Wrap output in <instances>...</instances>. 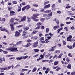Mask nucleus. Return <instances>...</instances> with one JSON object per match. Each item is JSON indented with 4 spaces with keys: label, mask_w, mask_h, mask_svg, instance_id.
<instances>
[{
    "label": "nucleus",
    "mask_w": 75,
    "mask_h": 75,
    "mask_svg": "<svg viewBox=\"0 0 75 75\" xmlns=\"http://www.w3.org/2000/svg\"><path fill=\"white\" fill-rule=\"evenodd\" d=\"M0 69L1 70V72H4V70L3 68H0Z\"/></svg>",
    "instance_id": "c03bdc74"
},
{
    "label": "nucleus",
    "mask_w": 75,
    "mask_h": 75,
    "mask_svg": "<svg viewBox=\"0 0 75 75\" xmlns=\"http://www.w3.org/2000/svg\"><path fill=\"white\" fill-rule=\"evenodd\" d=\"M8 9L9 10V11H11L12 9H13V8L12 7H11L10 6H9L8 7Z\"/></svg>",
    "instance_id": "2f4dec72"
},
{
    "label": "nucleus",
    "mask_w": 75,
    "mask_h": 75,
    "mask_svg": "<svg viewBox=\"0 0 75 75\" xmlns=\"http://www.w3.org/2000/svg\"><path fill=\"white\" fill-rule=\"evenodd\" d=\"M40 20L42 21V23H44V21L45 20V18H41L40 19Z\"/></svg>",
    "instance_id": "4be33fe9"
},
{
    "label": "nucleus",
    "mask_w": 75,
    "mask_h": 75,
    "mask_svg": "<svg viewBox=\"0 0 75 75\" xmlns=\"http://www.w3.org/2000/svg\"><path fill=\"white\" fill-rule=\"evenodd\" d=\"M5 30V28H1L0 29L1 31H4Z\"/></svg>",
    "instance_id": "8fccbe9b"
},
{
    "label": "nucleus",
    "mask_w": 75,
    "mask_h": 75,
    "mask_svg": "<svg viewBox=\"0 0 75 75\" xmlns=\"http://www.w3.org/2000/svg\"><path fill=\"white\" fill-rule=\"evenodd\" d=\"M41 57V58H40ZM40 58L42 59V58H44V56H43V55L42 54L40 55Z\"/></svg>",
    "instance_id": "5fc2aeb1"
},
{
    "label": "nucleus",
    "mask_w": 75,
    "mask_h": 75,
    "mask_svg": "<svg viewBox=\"0 0 75 75\" xmlns=\"http://www.w3.org/2000/svg\"><path fill=\"white\" fill-rule=\"evenodd\" d=\"M12 3L13 4H17V1H13L12 2Z\"/></svg>",
    "instance_id": "3c124183"
},
{
    "label": "nucleus",
    "mask_w": 75,
    "mask_h": 75,
    "mask_svg": "<svg viewBox=\"0 0 75 75\" xmlns=\"http://www.w3.org/2000/svg\"><path fill=\"white\" fill-rule=\"evenodd\" d=\"M49 2H50L49 1L45 2L44 4V5H45L46 4H48V3H49Z\"/></svg>",
    "instance_id": "864d4df0"
},
{
    "label": "nucleus",
    "mask_w": 75,
    "mask_h": 75,
    "mask_svg": "<svg viewBox=\"0 0 75 75\" xmlns=\"http://www.w3.org/2000/svg\"><path fill=\"white\" fill-rule=\"evenodd\" d=\"M48 61H49V60H42V62H48Z\"/></svg>",
    "instance_id": "f704fd0d"
},
{
    "label": "nucleus",
    "mask_w": 75,
    "mask_h": 75,
    "mask_svg": "<svg viewBox=\"0 0 75 75\" xmlns=\"http://www.w3.org/2000/svg\"><path fill=\"white\" fill-rule=\"evenodd\" d=\"M30 6L29 5H27L25 6V9L26 10H28L29 9V8H30Z\"/></svg>",
    "instance_id": "aec40b11"
},
{
    "label": "nucleus",
    "mask_w": 75,
    "mask_h": 75,
    "mask_svg": "<svg viewBox=\"0 0 75 75\" xmlns=\"http://www.w3.org/2000/svg\"><path fill=\"white\" fill-rule=\"evenodd\" d=\"M55 50L54 48V47H51L50 50H49V51H54Z\"/></svg>",
    "instance_id": "393cba45"
},
{
    "label": "nucleus",
    "mask_w": 75,
    "mask_h": 75,
    "mask_svg": "<svg viewBox=\"0 0 75 75\" xmlns=\"http://www.w3.org/2000/svg\"><path fill=\"white\" fill-rule=\"evenodd\" d=\"M67 40L68 41H70V42H72V41H73V39H67Z\"/></svg>",
    "instance_id": "72a5a7b5"
},
{
    "label": "nucleus",
    "mask_w": 75,
    "mask_h": 75,
    "mask_svg": "<svg viewBox=\"0 0 75 75\" xmlns=\"http://www.w3.org/2000/svg\"><path fill=\"white\" fill-rule=\"evenodd\" d=\"M36 70H37V68L35 67H34L33 69V70L32 71V72H35V71H36Z\"/></svg>",
    "instance_id": "a878e982"
},
{
    "label": "nucleus",
    "mask_w": 75,
    "mask_h": 75,
    "mask_svg": "<svg viewBox=\"0 0 75 75\" xmlns=\"http://www.w3.org/2000/svg\"><path fill=\"white\" fill-rule=\"evenodd\" d=\"M50 7V4H49L47 5H45L44 7V8L45 9V8H49V7Z\"/></svg>",
    "instance_id": "f8f14e48"
},
{
    "label": "nucleus",
    "mask_w": 75,
    "mask_h": 75,
    "mask_svg": "<svg viewBox=\"0 0 75 75\" xmlns=\"http://www.w3.org/2000/svg\"><path fill=\"white\" fill-rule=\"evenodd\" d=\"M20 33H19V32H18V31H16L15 32V37H18V36H20Z\"/></svg>",
    "instance_id": "1a4fd4ad"
},
{
    "label": "nucleus",
    "mask_w": 75,
    "mask_h": 75,
    "mask_svg": "<svg viewBox=\"0 0 75 75\" xmlns=\"http://www.w3.org/2000/svg\"><path fill=\"white\" fill-rule=\"evenodd\" d=\"M18 11H20L21 10V6H18Z\"/></svg>",
    "instance_id": "c85d7f7f"
},
{
    "label": "nucleus",
    "mask_w": 75,
    "mask_h": 75,
    "mask_svg": "<svg viewBox=\"0 0 75 75\" xmlns=\"http://www.w3.org/2000/svg\"><path fill=\"white\" fill-rule=\"evenodd\" d=\"M37 33V31L35 30H34L32 33V34H34Z\"/></svg>",
    "instance_id": "79ce46f5"
},
{
    "label": "nucleus",
    "mask_w": 75,
    "mask_h": 75,
    "mask_svg": "<svg viewBox=\"0 0 75 75\" xmlns=\"http://www.w3.org/2000/svg\"><path fill=\"white\" fill-rule=\"evenodd\" d=\"M57 13H58V14H61V11H57Z\"/></svg>",
    "instance_id": "4d7b16f0"
},
{
    "label": "nucleus",
    "mask_w": 75,
    "mask_h": 75,
    "mask_svg": "<svg viewBox=\"0 0 75 75\" xmlns=\"http://www.w3.org/2000/svg\"><path fill=\"white\" fill-rule=\"evenodd\" d=\"M22 43V41H19L18 42H17L16 43V45H20V44H21V43Z\"/></svg>",
    "instance_id": "473e14b6"
},
{
    "label": "nucleus",
    "mask_w": 75,
    "mask_h": 75,
    "mask_svg": "<svg viewBox=\"0 0 75 75\" xmlns=\"http://www.w3.org/2000/svg\"><path fill=\"white\" fill-rule=\"evenodd\" d=\"M43 16L44 17H45V18H46L47 19V18H48V17H47V14H44L43 15Z\"/></svg>",
    "instance_id": "a18cd8bd"
},
{
    "label": "nucleus",
    "mask_w": 75,
    "mask_h": 75,
    "mask_svg": "<svg viewBox=\"0 0 75 75\" xmlns=\"http://www.w3.org/2000/svg\"><path fill=\"white\" fill-rule=\"evenodd\" d=\"M3 44H4V45H7V43H6V42H2Z\"/></svg>",
    "instance_id": "774afa93"
},
{
    "label": "nucleus",
    "mask_w": 75,
    "mask_h": 75,
    "mask_svg": "<svg viewBox=\"0 0 75 75\" xmlns=\"http://www.w3.org/2000/svg\"><path fill=\"white\" fill-rule=\"evenodd\" d=\"M38 38V37L37 36H33L31 38V40L33 39H35V40H37Z\"/></svg>",
    "instance_id": "4468645a"
},
{
    "label": "nucleus",
    "mask_w": 75,
    "mask_h": 75,
    "mask_svg": "<svg viewBox=\"0 0 75 75\" xmlns=\"http://www.w3.org/2000/svg\"><path fill=\"white\" fill-rule=\"evenodd\" d=\"M44 26L41 25V29H42V30L44 29Z\"/></svg>",
    "instance_id": "052dcab7"
},
{
    "label": "nucleus",
    "mask_w": 75,
    "mask_h": 75,
    "mask_svg": "<svg viewBox=\"0 0 75 75\" xmlns=\"http://www.w3.org/2000/svg\"><path fill=\"white\" fill-rule=\"evenodd\" d=\"M34 51L35 52H38L39 51V50L38 49H34Z\"/></svg>",
    "instance_id": "4c0bfd02"
},
{
    "label": "nucleus",
    "mask_w": 75,
    "mask_h": 75,
    "mask_svg": "<svg viewBox=\"0 0 75 75\" xmlns=\"http://www.w3.org/2000/svg\"><path fill=\"white\" fill-rule=\"evenodd\" d=\"M39 55V54H35L34 55V56H33V57L34 58H35L37 57H38V56Z\"/></svg>",
    "instance_id": "bf43d9fd"
},
{
    "label": "nucleus",
    "mask_w": 75,
    "mask_h": 75,
    "mask_svg": "<svg viewBox=\"0 0 75 75\" xmlns=\"http://www.w3.org/2000/svg\"><path fill=\"white\" fill-rule=\"evenodd\" d=\"M55 4H54L52 5V8H54V7H55Z\"/></svg>",
    "instance_id": "0e129e2a"
},
{
    "label": "nucleus",
    "mask_w": 75,
    "mask_h": 75,
    "mask_svg": "<svg viewBox=\"0 0 75 75\" xmlns=\"http://www.w3.org/2000/svg\"><path fill=\"white\" fill-rule=\"evenodd\" d=\"M63 55V54H62V53H61L60 54V55L59 56H58V58H61V56Z\"/></svg>",
    "instance_id": "49530a36"
},
{
    "label": "nucleus",
    "mask_w": 75,
    "mask_h": 75,
    "mask_svg": "<svg viewBox=\"0 0 75 75\" xmlns=\"http://www.w3.org/2000/svg\"><path fill=\"white\" fill-rule=\"evenodd\" d=\"M71 38H72V35H69V37H67V39H71Z\"/></svg>",
    "instance_id": "a19ab883"
},
{
    "label": "nucleus",
    "mask_w": 75,
    "mask_h": 75,
    "mask_svg": "<svg viewBox=\"0 0 75 75\" xmlns=\"http://www.w3.org/2000/svg\"><path fill=\"white\" fill-rule=\"evenodd\" d=\"M2 62H3L2 61V58H0V63L1 64Z\"/></svg>",
    "instance_id": "13d9d810"
},
{
    "label": "nucleus",
    "mask_w": 75,
    "mask_h": 75,
    "mask_svg": "<svg viewBox=\"0 0 75 75\" xmlns=\"http://www.w3.org/2000/svg\"><path fill=\"white\" fill-rule=\"evenodd\" d=\"M5 21H6V19L4 18H3L1 19V21H2V22H4Z\"/></svg>",
    "instance_id": "ea45409f"
},
{
    "label": "nucleus",
    "mask_w": 75,
    "mask_h": 75,
    "mask_svg": "<svg viewBox=\"0 0 75 75\" xmlns=\"http://www.w3.org/2000/svg\"><path fill=\"white\" fill-rule=\"evenodd\" d=\"M55 52L57 54H59V53L60 52V51L59 50H56L55 51Z\"/></svg>",
    "instance_id": "e433bc0d"
},
{
    "label": "nucleus",
    "mask_w": 75,
    "mask_h": 75,
    "mask_svg": "<svg viewBox=\"0 0 75 75\" xmlns=\"http://www.w3.org/2000/svg\"><path fill=\"white\" fill-rule=\"evenodd\" d=\"M71 75H75V72L74 71L73 72H72L71 73Z\"/></svg>",
    "instance_id": "603ef678"
},
{
    "label": "nucleus",
    "mask_w": 75,
    "mask_h": 75,
    "mask_svg": "<svg viewBox=\"0 0 75 75\" xmlns=\"http://www.w3.org/2000/svg\"><path fill=\"white\" fill-rule=\"evenodd\" d=\"M39 40H40V41H42V40H44V38L43 37L40 38L39 39Z\"/></svg>",
    "instance_id": "c9c22d12"
},
{
    "label": "nucleus",
    "mask_w": 75,
    "mask_h": 75,
    "mask_svg": "<svg viewBox=\"0 0 75 75\" xmlns=\"http://www.w3.org/2000/svg\"><path fill=\"white\" fill-rule=\"evenodd\" d=\"M26 16H24L23 17H22L21 19V22H24L26 20Z\"/></svg>",
    "instance_id": "39448f33"
},
{
    "label": "nucleus",
    "mask_w": 75,
    "mask_h": 75,
    "mask_svg": "<svg viewBox=\"0 0 75 75\" xmlns=\"http://www.w3.org/2000/svg\"><path fill=\"white\" fill-rule=\"evenodd\" d=\"M38 41H36L33 43V47L35 48L38 46Z\"/></svg>",
    "instance_id": "6e6552de"
},
{
    "label": "nucleus",
    "mask_w": 75,
    "mask_h": 75,
    "mask_svg": "<svg viewBox=\"0 0 75 75\" xmlns=\"http://www.w3.org/2000/svg\"><path fill=\"white\" fill-rule=\"evenodd\" d=\"M27 22H28V23H30V22L31 21V18H29L28 16L27 17Z\"/></svg>",
    "instance_id": "dca6fc26"
},
{
    "label": "nucleus",
    "mask_w": 75,
    "mask_h": 75,
    "mask_svg": "<svg viewBox=\"0 0 75 75\" xmlns=\"http://www.w3.org/2000/svg\"><path fill=\"white\" fill-rule=\"evenodd\" d=\"M23 27V25H21L17 26L16 28H20L21 27Z\"/></svg>",
    "instance_id": "7c9ffc66"
},
{
    "label": "nucleus",
    "mask_w": 75,
    "mask_h": 75,
    "mask_svg": "<svg viewBox=\"0 0 75 75\" xmlns=\"http://www.w3.org/2000/svg\"><path fill=\"white\" fill-rule=\"evenodd\" d=\"M8 50H11V51H13L14 52H17L18 51L17 48H14V46H12L11 47H9L7 49Z\"/></svg>",
    "instance_id": "f03ea898"
},
{
    "label": "nucleus",
    "mask_w": 75,
    "mask_h": 75,
    "mask_svg": "<svg viewBox=\"0 0 75 75\" xmlns=\"http://www.w3.org/2000/svg\"><path fill=\"white\" fill-rule=\"evenodd\" d=\"M28 69H22V72H24V71H27Z\"/></svg>",
    "instance_id": "58836bf2"
},
{
    "label": "nucleus",
    "mask_w": 75,
    "mask_h": 75,
    "mask_svg": "<svg viewBox=\"0 0 75 75\" xmlns=\"http://www.w3.org/2000/svg\"><path fill=\"white\" fill-rule=\"evenodd\" d=\"M58 64V61H55L54 62V65H57Z\"/></svg>",
    "instance_id": "bb28decb"
},
{
    "label": "nucleus",
    "mask_w": 75,
    "mask_h": 75,
    "mask_svg": "<svg viewBox=\"0 0 75 75\" xmlns=\"http://www.w3.org/2000/svg\"><path fill=\"white\" fill-rule=\"evenodd\" d=\"M22 58H23V57H17L16 58V59L17 60H21V59H22Z\"/></svg>",
    "instance_id": "c756f323"
},
{
    "label": "nucleus",
    "mask_w": 75,
    "mask_h": 75,
    "mask_svg": "<svg viewBox=\"0 0 75 75\" xmlns=\"http://www.w3.org/2000/svg\"><path fill=\"white\" fill-rule=\"evenodd\" d=\"M28 57V56L26 55L25 56H23L22 57L23 59H26V58H27V57Z\"/></svg>",
    "instance_id": "cd10ccee"
},
{
    "label": "nucleus",
    "mask_w": 75,
    "mask_h": 75,
    "mask_svg": "<svg viewBox=\"0 0 75 75\" xmlns=\"http://www.w3.org/2000/svg\"><path fill=\"white\" fill-rule=\"evenodd\" d=\"M29 27L27 26H24L23 29L25 31H26V30H28L29 29Z\"/></svg>",
    "instance_id": "ddd939ff"
},
{
    "label": "nucleus",
    "mask_w": 75,
    "mask_h": 75,
    "mask_svg": "<svg viewBox=\"0 0 75 75\" xmlns=\"http://www.w3.org/2000/svg\"><path fill=\"white\" fill-rule=\"evenodd\" d=\"M4 54H7V53H8V52H7L6 51H3Z\"/></svg>",
    "instance_id": "69168bd1"
},
{
    "label": "nucleus",
    "mask_w": 75,
    "mask_h": 75,
    "mask_svg": "<svg viewBox=\"0 0 75 75\" xmlns=\"http://www.w3.org/2000/svg\"><path fill=\"white\" fill-rule=\"evenodd\" d=\"M63 44L64 45H66L67 43L64 40H63Z\"/></svg>",
    "instance_id": "37998d69"
},
{
    "label": "nucleus",
    "mask_w": 75,
    "mask_h": 75,
    "mask_svg": "<svg viewBox=\"0 0 75 75\" xmlns=\"http://www.w3.org/2000/svg\"><path fill=\"white\" fill-rule=\"evenodd\" d=\"M25 7H24L22 8V11H24V10H25Z\"/></svg>",
    "instance_id": "680f3d73"
},
{
    "label": "nucleus",
    "mask_w": 75,
    "mask_h": 75,
    "mask_svg": "<svg viewBox=\"0 0 75 75\" xmlns=\"http://www.w3.org/2000/svg\"><path fill=\"white\" fill-rule=\"evenodd\" d=\"M40 16V14L38 13L33 14V16L31 17V18L33 19L34 21H39V19H37L38 18V17L37 16Z\"/></svg>",
    "instance_id": "f257e3e1"
},
{
    "label": "nucleus",
    "mask_w": 75,
    "mask_h": 75,
    "mask_svg": "<svg viewBox=\"0 0 75 75\" xmlns=\"http://www.w3.org/2000/svg\"><path fill=\"white\" fill-rule=\"evenodd\" d=\"M42 24V23H40V22H39L37 23L36 25H37V26L38 27L36 28H35V29L37 30V29H39V28H40V25H41Z\"/></svg>",
    "instance_id": "20e7f679"
},
{
    "label": "nucleus",
    "mask_w": 75,
    "mask_h": 75,
    "mask_svg": "<svg viewBox=\"0 0 75 75\" xmlns=\"http://www.w3.org/2000/svg\"><path fill=\"white\" fill-rule=\"evenodd\" d=\"M59 25H58L57 26H54L53 27V28L54 30H56L57 28H59Z\"/></svg>",
    "instance_id": "a211bd4d"
},
{
    "label": "nucleus",
    "mask_w": 75,
    "mask_h": 75,
    "mask_svg": "<svg viewBox=\"0 0 75 75\" xmlns=\"http://www.w3.org/2000/svg\"><path fill=\"white\" fill-rule=\"evenodd\" d=\"M46 33H48L49 31V28H47L46 29Z\"/></svg>",
    "instance_id": "09e8293b"
},
{
    "label": "nucleus",
    "mask_w": 75,
    "mask_h": 75,
    "mask_svg": "<svg viewBox=\"0 0 75 75\" xmlns=\"http://www.w3.org/2000/svg\"><path fill=\"white\" fill-rule=\"evenodd\" d=\"M53 62V60L51 59L49 60V63H50V62Z\"/></svg>",
    "instance_id": "6e6d98bb"
},
{
    "label": "nucleus",
    "mask_w": 75,
    "mask_h": 75,
    "mask_svg": "<svg viewBox=\"0 0 75 75\" xmlns=\"http://www.w3.org/2000/svg\"><path fill=\"white\" fill-rule=\"evenodd\" d=\"M15 13L14 11H11L10 12V15L11 16H13L14 15H15Z\"/></svg>",
    "instance_id": "9d476101"
},
{
    "label": "nucleus",
    "mask_w": 75,
    "mask_h": 75,
    "mask_svg": "<svg viewBox=\"0 0 75 75\" xmlns=\"http://www.w3.org/2000/svg\"><path fill=\"white\" fill-rule=\"evenodd\" d=\"M30 43H28L27 44V45H24L25 47H28L29 46H30Z\"/></svg>",
    "instance_id": "412c9836"
},
{
    "label": "nucleus",
    "mask_w": 75,
    "mask_h": 75,
    "mask_svg": "<svg viewBox=\"0 0 75 75\" xmlns=\"http://www.w3.org/2000/svg\"><path fill=\"white\" fill-rule=\"evenodd\" d=\"M14 20H16L17 21H19V19H15V18L13 19L12 18L10 20V21L11 23H13L14 22Z\"/></svg>",
    "instance_id": "7ed1b4c3"
},
{
    "label": "nucleus",
    "mask_w": 75,
    "mask_h": 75,
    "mask_svg": "<svg viewBox=\"0 0 75 75\" xmlns=\"http://www.w3.org/2000/svg\"><path fill=\"white\" fill-rule=\"evenodd\" d=\"M14 25V24H13V23H11L10 25V27H11V31H14V27L13 26Z\"/></svg>",
    "instance_id": "9b49d317"
},
{
    "label": "nucleus",
    "mask_w": 75,
    "mask_h": 75,
    "mask_svg": "<svg viewBox=\"0 0 75 75\" xmlns=\"http://www.w3.org/2000/svg\"><path fill=\"white\" fill-rule=\"evenodd\" d=\"M67 67L68 69H71V64H69L68 65Z\"/></svg>",
    "instance_id": "2eb2a0df"
},
{
    "label": "nucleus",
    "mask_w": 75,
    "mask_h": 75,
    "mask_svg": "<svg viewBox=\"0 0 75 75\" xmlns=\"http://www.w3.org/2000/svg\"><path fill=\"white\" fill-rule=\"evenodd\" d=\"M62 29H63V27H61L60 29H59L57 30V33H59V31H61Z\"/></svg>",
    "instance_id": "5701e85b"
},
{
    "label": "nucleus",
    "mask_w": 75,
    "mask_h": 75,
    "mask_svg": "<svg viewBox=\"0 0 75 75\" xmlns=\"http://www.w3.org/2000/svg\"><path fill=\"white\" fill-rule=\"evenodd\" d=\"M66 61H67V62H69L70 61V59H69V58L67 57L66 59Z\"/></svg>",
    "instance_id": "de8ad7c7"
},
{
    "label": "nucleus",
    "mask_w": 75,
    "mask_h": 75,
    "mask_svg": "<svg viewBox=\"0 0 75 75\" xmlns=\"http://www.w3.org/2000/svg\"><path fill=\"white\" fill-rule=\"evenodd\" d=\"M51 55V53L49 52L48 54L47 55H45V58H47V57H50Z\"/></svg>",
    "instance_id": "6ab92c4d"
},
{
    "label": "nucleus",
    "mask_w": 75,
    "mask_h": 75,
    "mask_svg": "<svg viewBox=\"0 0 75 75\" xmlns=\"http://www.w3.org/2000/svg\"><path fill=\"white\" fill-rule=\"evenodd\" d=\"M52 13L51 12L50 13L48 14V15L47 16V20H48V19H50L51 18V16H52Z\"/></svg>",
    "instance_id": "423d86ee"
},
{
    "label": "nucleus",
    "mask_w": 75,
    "mask_h": 75,
    "mask_svg": "<svg viewBox=\"0 0 75 75\" xmlns=\"http://www.w3.org/2000/svg\"><path fill=\"white\" fill-rule=\"evenodd\" d=\"M71 22H66V24H71Z\"/></svg>",
    "instance_id": "338daca9"
},
{
    "label": "nucleus",
    "mask_w": 75,
    "mask_h": 75,
    "mask_svg": "<svg viewBox=\"0 0 75 75\" xmlns=\"http://www.w3.org/2000/svg\"><path fill=\"white\" fill-rule=\"evenodd\" d=\"M75 42H74V44L73 45V47H72V46H69V45H67V47L68 48H69V49H72V48H74V47H75Z\"/></svg>",
    "instance_id": "0eeeda50"
},
{
    "label": "nucleus",
    "mask_w": 75,
    "mask_h": 75,
    "mask_svg": "<svg viewBox=\"0 0 75 75\" xmlns=\"http://www.w3.org/2000/svg\"><path fill=\"white\" fill-rule=\"evenodd\" d=\"M26 32H25V30H24L23 31V33L22 34V36H23V37H24L25 35H26Z\"/></svg>",
    "instance_id": "b1692460"
},
{
    "label": "nucleus",
    "mask_w": 75,
    "mask_h": 75,
    "mask_svg": "<svg viewBox=\"0 0 75 75\" xmlns=\"http://www.w3.org/2000/svg\"><path fill=\"white\" fill-rule=\"evenodd\" d=\"M33 6H34V7H38V6L37 4H33Z\"/></svg>",
    "instance_id": "e2e57ef3"
},
{
    "label": "nucleus",
    "mask_w": 75,
    "mask_h": 75,
    "mask_svg": "<svg viewBox=\"0 0 75 75\" xmlns=\"http://www.w3.org/2000/svg\"><path fill=\"white\" fill-rule=\"evenodd\" d=\"M51 11V10H47L44 11V13H50Z\"/></svg>",
    "instance_id": "f3484780"
}]
</instances>
